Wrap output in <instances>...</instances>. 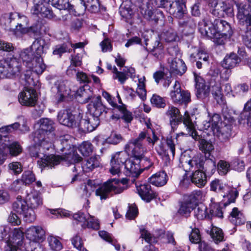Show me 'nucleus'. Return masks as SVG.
<instances>
[{
  "label": "nucleus",
  "mask_w": 251,
  "mask_h": 251,
  "mask_svg": "<svg viewBox=\"0 0 251 251\" xmlns=\"http://www.w3.org/2000/svg\"><path fill=\"white\" fill-rule=\"evenodd\" d=\"M228 218L230 223L236 226L244 225L247 220L244 214L237 207L232 208Z\"/></svg>",
  "instance_id": "nucleus-38"
},
{
  "label": "nucleus",
  "mask_w": 251,
  "mask_h": 251,
  "mask_svg": "<svg viewBox=\"0 0 251 251\" xmlns=\"http://www.w3.org/2000/svg\"><path fill=\"white\" fill-rule=\"evenodd\" d=\"M95 121V118L93 117H91V118L87 119H81L79 121V126H77V127L83 128L84 130H86L88 132H92L99 126L97 125L96 126H93Z\"/></svg>",
  "instance_id": "nucleus-45"
},
{
  "label": "nucleus",
  "mask_w": 251,
  "mask_h": 251,
  "mask_svg": "<svg viewBox=\"0 0 251 251\" xmlns=\"http://www.w3.org/2000/svg\"><path fill=\"white\" fill-rule=\"evenodd\" d=\"M137 162L141 166V173L145 170L149 169L153 165L151 159L144 155H143V157H140Z\"/></svg>",
  "instance_id": "nucleus-59"
},
{
  "label": "nucleus",
  "mask_w": 251,
  "mask_h": 251,
  "mask_svg": "<svg viewBox=\"0 0 251 251\" xmlns=\"http://www.w3.org/2000/svg\"><path fill=\"white\" fill-rule=\"evenodd\" d=\"M125 168L126 170L125 173L128 176L136 177L141 173V166L134 159L133 160H128L125 164Z\"/></svg>",
  "instance_id": "nucleus-36"
},
{
  "label": "nucleus",
  "mask_w": 251,
  "mask_h": 251,
  "mask_svg": "<svg viewBox=\"0 0 251 251\" xmlns=\"http://www.w3.org/2000/svg\"><path fill=\"white\" fill-rule=\"evenodd\" d=\"M152 4L157 7L166 8L169 13L176 18L181 19L186 11L185 0H175L174 2L169 0H151ZM179 25L182 27H189L193 28L196 26L194 20L189 17L186 19H180Z\"/></svg>",
  "instance_id": "nucleus-5"
},
{
  "label": "nucleus",
  "mask_w": 251,
  "mask_h": 251,
  "mask_svg": "<svg viewBox=\"0 0 251 251\" xmlns=\"http://www.w3.org/2000/svg\"><path fill=\"white\" fill-rule=\"evenodd\" d=\"M88 110L91 116L95 118L96 121L93 126L99 125L100 119L105 118L107 113L106 108L102 104L100 96H99L92 99L91 102L88 105Z\"/></svg>",
  "instance_id": "nucleus-19"
},
{
  "label": "nucleus",
  "mask_w": 251,
  "mask_h": 251,
  "mask_svg": "<svg viewBox=\"0 0 251 251\" xmlns=\"http://www.w3.org/2000/svg\"><path fill=\"white\" fill-rule=\"evenodd\" d=\"M169 149L173 157L175 154V144L172 139V137H167L165 143L161 142L155 150L158 155L161 157L164 165L168 166L171 164V159L169 156L168 149Z\"/></svg>",
  "instance_id": "nucleus-21"
},
{
  "label": "nucleus",
  "mask_w": 251,
  "mask_h": 251,
  "mask_svg": "<svg viewBox=\"0 0 251 251\" xmlns=\"http://www.w3.org/2000/svg\"><path fill=\"white\" fill-rule=\"evenodd\" d=\"M194 76L195 82V88L197 90V93L201 94L204 92L206 85L204 80L196 73H194Z\"/></svg>",
  "instance_id": "nucleus-51"
},
{
  "label": "nucleus",
  "mask_w": 251,
  "mask_h": 251,
  "mask_svg": "<svg viewBox=\"0 0 251 251\" xmlns=\"http://www.w3.org/2000/svg\"><path fill=\"white\" fill-rule=\"evenodd\" d=\"M184 125L188 131V134L192 136L195 140L199 141V147L201 151L205 153L210 154L214 150V146L211 142L202 139L196 130V123L193 122L189 117H186L184 120Z\"/></svg>",
  "instance_id": "nucleus-16"
},
{
  "label": "nucleus",
  "mask_w": 251,
  "mask_h": 251,
  "mask_svg": "<svg viewBox=\"0 0 251 251\" xmlns=\"http://www.w3.org/2000/svg\"><path fill=\"white\" fill-rule=\"evenodd\" d=\"M82 64L81 57L78 54L71 55V64L67 69V73H70V71H76L75 67L81 66Z\"/></svg>",
  "instance_id": "nucleus-56"
},
{
  "label": "nucleus",
  "mask_w": 251,
  "mask_h": 251,
  "mask_svg": "<svg viewBox=\"0 0 251 251\" xmlns=\"http://www.w3.org/2000/svg\"><path fill=\"white\" fill-rule=\"evenodd\" d=\"M210 235L214 242L216 244L222 241L224 239V233L222 230L217 227H213L212 228Z\"/></svg>",
  "instance_id": "nucleus-55"
},
{
  "label": "nucleus",
  "mask_w": 251,
  "mask_h": 251,
  "mask_svg": "<svg viewBox=\"0 0 251 251\" xmlns=\"http://www.w3.org/2000/svg\"><path fill=\"white\" fill-rule=\"evenodd\" d=\"M199 31L202 36L213 39L214 44L217 45L225 44L233 34L230 24L220 19H215L213 21L203 19L199 24Z\"/></svg>",
  "instance_id": "nucleus-2"
},
{
  "label": "nucleus",
  "mask_w": 251,
  "mask_h": 251,
  "mask_svg": "<svg viewBox=\"0 0 251 251\" xmlns=\"http://www.w3.org/2000/svg\"><path fill=\"white\" fill-rule=\"evenodd\" d=\"M47 241L50 249L53 251H59L62 248V245L58 237L50 235Z\"/></svg>",
  "instance_id": "nucleus-50"
},
{
  "label": "nucleus",
  "mask_w": 251,
  "mask_h": 251,
  "mask_svg": "<svg viewBox=\"0 0 251 251\" xmlns=\"http://www.w3.org/2000/svg\"><path fill=\"white\" fill-rule=\"evenodd\" d=\"M231 164L225 160H220L217 164L218 173L224 176L226 175L230 170Z\"/></svg>",
  "instance_id": "nucleus-58"
},
{
  "label": "nucleus",
  "mask_w": 251,
  "mask_h": 251,
  "mask_svg": "<svg viewBox=\"0 0 251 251\" xmlns=\"http://www.w3.org/2000/svg\"><path fill=\"white\" fill-rule=\"evenodd\" d=\"M170 97L175 103L187 105L191 101L190 93L187 91L181 90L178 81H176L174 90L170 93Z\"/></svg>",
  "instance_id": "nucleus-27"
},
{
  "label": "nucleus",
  "mask_w": 251,
  "mask_h": 251,
  "mask_svg": "<svg viewBox=\"0 0 251 251\" xmlns=\"http://www.w3.org/2000/svg\"><path fill=\"white\" fill-rule=\"evenodd\" d=\"M197 206L196 210H195V216L198 220L211 219V216L209 213H208L207 207L205 205L201 203Z\"/></svg>",
  "instance_id": "nucleus-49"
},
{
  "label": "nucleus",
  "mask_w": 251,
  "mask_h": 251,
  "mask_svg": "<svg viewBox=\"0 0 251 251\" xmlns=\"http://www.w3.org/2000/svg\"><path fill=\"white\" fill-rule=\"evenodd\" d=\"M231 74V71L230 69L224 68L221 71L218 82H215L214 84H213V82L210 83L212 94L214 99L219 104L225 103L224 98L222 93V83L228 81Z\"/></svg>",
  "instance_id": "nucleus-18"
},
{
  "label": "nucleus",
  "mask_w": 251,
  "mask_h": 251,
  "mask_svg": "<svg viewBox=\"0 0 251 251\" xmlns=\"http://www.w3.org/2000/svg\"><path fill=\"white\" fill-rule=\"evenodd\" d=\"M49 46L45 39H36L31 46V50H24L20 54L23 64L27 69L24 71L25 81L30 84L35 85L38 82L39 75L46 69V65L41 57L46 53Z\"/></svg>",
  "instance_id": "nucleus-1"
},
{
  "label": "nucleus",
  "mask_w": 251,
  "mask_h": 251,
  "mask_svg": "<svg viewBox=\"0 0 251 251\" xmlns=\"http://www.w3.org/2000/svg\"><path fill=\"white\" fill-rule=\"evenodd\" d=\"M33 144L29 148V152L32 157L39 158L38 164L41 168H52L58 165L63 157L54 155L56 151L54 146L50 141L41 140L36 143L32 139Z\"/></svg>",
  "instance_id": "nucleus-4"
},
{
  "label": "nucleus",
  "mask_w": 251,
  "mask_h": 251,
  "mask_svg": "<svg viewBox=\"0 0 251 251\" xmlns=\"http://www.w3.org/2000/svg\"><path fill=\"white\" fill-rule=\"evenodd\" d=\"M195 208L186 199H184L180 205L178 213L181 215L187 217Z\"/></svg>",
  "instance_id": "nucleus-48"
},
{
  "label": "nucleus",
  "mask_w": 251,
  "mask_h": 251,
  "mask_svg": "<svg viewBox=\"0 0 251 251\" xmlns=\"http://www.w3.org/2000/svg\"><path fill=\"white\" fill-rule=\"evenodd\" d=\"M80 1L85 10L94 13L99 11L100 4L99 0H80Z\"/></svg>",
  "instance_id": "nucleus-44"
},
{
  "label": "nucleus",
  "mask_w": 251,
  "mask_h": 251,
  "mask_svg": "<svg viewBox=\"0 0 251 251\" xmlns=\"http://www.w3.org/2000/svg\"><path fill=\"white\" fill-rule=\"evenodd\" d=\"M49 1L53 7L59 10H66L70 6L69 0H49Z\"/></svg>",
  "instance_id": "nucleus-57"
},
{
  "label": "nucleus",
  "mask_w": 251,
  "mask_h": 251,
  "mask_svg": "<svg viewBox=\"0 0 251 251\" xmlns=\"http://www.w3.org/2000/svg\"><path fill=\"white\" fill-rule=\"evenodd\" d=\"M140 232L141 234L140 238H142V240H144L147 243L150 244L144 248L143 251H158L157 248L151 244L156 242L152 234L143 226L140 228Z\"/></svg>",
  "instance_id": "nucleus-37"
},
{
  "label": "nucleus",
  "mask_w": 251,
  "mask_h": 251,
  "mask_svg": "<svg viewBox=\"0 0 251 251\" xmlns=\"http://www.w3.org/2000/svg\"><path fill=\"white\" fill-rule=\"evenodd\" d=\"M166 115L169 119L170 124L171 126V132H175L178 126L182 121L184 123V120L186 117H189V119L192 121L187 111L185 112L184 117L183 118L180 114L179 110L173 105L169 106L166 112Z\"/></svg>",
  "instance_id": "nucleus-26"
},
{
  "label": "nucleus",
  "mask_w": 251,
  "mask_h": 251,
  "mask_svg": "<svg viewBox=\"0 0 251 251\" xmlns=\"http://www.w3.org/2000/svg\"><path fill=\"white\" fill-rule=\"evenodd\" d=\"M74 220L82 223L81 226L83 228H90L98 230L100 228V222L94 216H91L87 212L78 211L73 215Z\"/></svg>",
  "instance_id": "nucleus-23"
},
{
  "label": "nucleus",
  "mask_w": 251,
  "mask_h": 251,
  "mask_svg": "<svg viewBox=\"0 0 251 251\" xmlns=\"http://www.w3.org/2000/svg\"><path fill=\"white\" fill-rule=\"evenodd\" d=\"M70 138V136L69 135H66L61 137L60 141L62 147L60 150L63 152V154L64 156L63 159L68 162V166L74 165L72 168L73 172L79 171V172L88 173L99 166L100 159L99 155H95L92 156L80 164V162L82 161V157L77 154L75 151L73 150L70 152L65 151L66 148L68 147L71 148L69 141Z\"/></svg>",
  "instance_id": "nucleus-3"
},
{
  "label": "nucleus",
  "mask_w": 251,
  "mask_h": 251,
  "mask_svg": "<svg viewBox=\"0 0 251 251\" xmlns=\"http://www.w3.org/2000/svg\"><path fill=\"white\" fill-rule=\"evenodd\" d=\"M205 197L204 193L200 190L193 191L185 198L195 208L204 201Z\"/></svg>",
  "instance_id": "nucleus-43"
},
{
  "label": "nucleus",
  "mask_w": 251,
  "mask_h": 251,
  "mask_svg": "<svg viewBox=\"0 0 251 251\" xmlns=\"http://www.w3.org/2000/svg\"><path fill=\"white\" fill-rule=\"evenodd\" d=\"M156 46L153 47L151 50L152 55L158 59H161L164 55V49L162 45L158 41H156L155 43Z\"/></svg>",
  "instance_id": "nucleus-60"
},
{
  "label": "nucleus",
  "mask_w": 251,
  "mask_h": 251,
  "mask_svg": "<svg viewBox=\"0 0 251 251\" xmlns=\"http://www.w3.org/2000/svg\"><path fill=\"white\" fill-rule=\"evenodd\" d=\"M226 200L227 201L225 202H223L222 203H216L210 206L209 209V215L211 216V219L213 217H217L221 218L223 217V212L221 205L225 207L228 205V200Z\"/></svg>",
  "instance_id": "nucleus-46"
},
{
  "label": "nucleus",
  "mask_w": 251,
  "mask_h": 251,
  "mask_svg": "<svg viewBox=\"0 0 251 251\" xmlns=\"http://www.w3.org/2000/svg\"><path fill=\"white\" fill-rule=\"evenodd\" d=\"M187 70L185 62L181 59L175 58L169 62V70L163 69V71L155 72L153 77L158 84L162 83L164 87H168L172 82V75H182Z\"/></svg>",
  "instance_id": "nucleus-9"
},
{
  "label": "nucleus",
  "mask_w": 251,
  "mask_h": 251,
  "mask_svg": "<svg viewBox=\"0 0 251 251\" xmlns=\"http://www.w3.org/2000/svg\"><path fill=\"white\" fill-rule=\"evenodd\" d=\"M10 234L9 242L18 246L19 248V251H22L21 248L22 247H25V244H23V242L24 232L19 228H15L12 230L11 229Z\"/></svg>",
  "instance_id": "nucleus-39"
},
{
  "label": "nucleus",
  "mask_w": 251,
  "mask_h": 251,
  "mask_svg": "<svg viewBox=\"0 0 251 251\" xmlns=\"http://www.w3.org/2000/svg\"><path fill=\"white\" fill-rule=\"evenodd\" d=\"M135 185L139 195L146 202H149L157 197V194L151 189L150 184L137 182Z\"/></svg>",
  "instance_id": "nucleus-30"
},
{
  "label": "nucleus",
  "mask_w": 251,
  "mask_h": 251,
  "mask_svg": "<svg viewBox=\"0 0 251 251\" xmlns=\"http://www.w3.org/2000/svg\"><path fill=\"white\" fill-rule=\"evenodd\" d=\"M162 38L166 42H174L178 38L176 33L172 29H170L164 32Z\"/></svg>",
  "instance_id": "nucleus-64"
},
{
  "label": "nucleus",
  "mask_w": 251,
  "mask_h": 251,
  "mask_svg": "<svg viewBox=\"0 0 251 251\" xmlns=\"http://www.w3.org/2000/svg\"><path fill=\"white\" fill-rule=\"evenodd\" d=\"M132 3L137 5L139 3V0H129L122 3L119 7V13L122 18L126 22L132 18L135 10Z\"/></svg>",
  "instance_id": "nucleus-32"
},
{
  "label": "nucleus",
  "mask_w": 251,
  "mask_h": 251,
  "mask_svg": "<svg viewBox=\"0 0 251 251\" xmlns=\"http://www.w3.org/2000/svg\"><path fill=\"white\" fill-rule=\"evenodd\" d=\"M99 234L102 239L113 245L117 251L120 250V244L117 243L116 240L112 238V236L108 232L101 230L99 232Z\"/></svg>",
  "instance_id": "nucleus-52"
},
{
  "label": "nucleus",
  "mask_w": 251,
  "mask_h": 251,
  "mask_svg": "<svg viewBox=\"0 0 251 251\" xmlns=\"http://www.w3.org/2000/svg\"><path fill=\"white\" fill-rule=\"evenodd\" d=\"M212 13L217 16H226L233 18L234 16L233 5L228 2H222L217 3Z\"/></svg>",
  "instance_id": "nucleus-31"
},
{
  "label": "nucleus",
  "mask_w": 251,
  "mask_h": 251,
  "mask_svg": "<svg viewBox=\"0 0 251 251\" xmlns=\"http://www.w3.org/2000/svg\"><path fill=\"white\" fill-rule=\"evenodd\" d=\"M210 190L217 193H223L222 195L224 201L228 200V204L234 202L238 195V193L234 190H231L227 185L221 180L215 179L210 182Z\"/></svg>",
  "instance_id": "nucleus-20"
},
{
  "label": "nucleus",
  "mask_w": 251,
  "mask_h": 251,
  "mask_svg": "<svg viewBox=\"0 0 251 251\" xmlns=\"http://www.w3.org/2000/svg\"><path fill=\"white\" fill-rule=\"evenodd\" d=\"M126 183L127 180L125 179L121 181L117 178L109 179L97 187L94 186L96 188L95 194L100 197L101 200H106L111 196L112 192L115 194L122 193L124 189V185Z\"/></svg>",
  "instance_id": "nucleus-13"
},
{
  "label": "nucleus",
  "mask_w": 251,
  "mask_h": 251,
  "mask_svg": "<svg viewBox=\"0 0 251 251\" xmlns=\"http://www.w3.org/2000/svg\"><path fill=\"white\" fill-rule=\"evenodd\" d=\"M180 162L184 167L185 172H192L190 176L192 183L197 187H204L207 183V178L204 169V162L199 157H194L188 160H185L182 157L180 158Z\"/></svg>",
  "instance_id": "nucleus-8"
},
{
  "label": "nucleus",
  "mask_w": 251,
  "mask_h": 251,
  "mask_svg": "<svg viewBox=\"0 0 251 251\" xmlns=\"http://www.w3.org/2000/svg\"><path fill=\"white\" fill-rule=\"evenodd\" d=\"M19 102L26 106H34L38 100V96L36 90L32 88L25 87L18 95Z\"/></svg>",
  "instance_id": "nucleus-29"
},
{
  "label": "nucleus",
  "mask_w": 251,
  "mask_h": 251,
  "mask_svg": "<svg viewBox=\"0 0 251 251\" xmlns=\"http://www.w3.org/2000/svg\"><path fill=\"white\" fill-rule=\"evenodd\" d=\"M17 12H10L5 13L1 16L0 18V23L1 25L5 26V28H9L10 29V25L12 21L16 19V16H18Z\"/></svg>",
  "instance_id": "nucleus-47"
},
{
  "label": "nucleus",
  "mask_w": 251,
  "mask_h": 251,
  "mask_svg": "<svg viewBox=\"0 0 251 251\" xmlns=\"http://www.w3.org/2000/svg\"><path fill=\"white\" fill-rule=\"evenodd\" d=\"M21 71V63L15 57L6 58L0 60V78H11L18 76Z\"/></svg>",
  "instance_id": "nucleus-15"
},
{
  "label": "nucleus",
  "mask_w": 251,
  "mask_h": 251,
  "mask_svg": "<svg viewBox=\"0 0 251 251\" xmlns=\"http://www.w3.org/2000/svg\"><path fill=\"white\" fill-rule=\"evenodd\" d=\"M152 105L157 108H164L166 106L164 99L157 94H153L151 99Z\"/></svg>",
  "instance_id": "nucleus-63"
},
{
  "label": "nucleus",
  "mask_w": 251,
  "mask_h": 251,
  "mask_svg": "<svg viewBox=\"0 0 251 251\" xmlns=\"http://www.w3.org/2000/svg\"><path fill=\"white\" fill-rule=\"evenodd\" d=\"M39 128L31 135V138L36 143H39L41 140L50 141L53 143L55 139L54 122L50 119L43 118L37 123Z\"/></svg>",
  "instance_id": "nucleus-12"
},
{
  "label": "nucleus",
  "mask_w": 251,
  "mask_h": 251,
  "mask_svg": "<svg viewBox=\"0 0 251 251\" xmlns=\"http://www.w3.org/2000/svg\"><path fill=\"white\" fill-rule=\"evenodd\" d=\"M26 193L25 200H23L25 202L26 205L34 209L42 205V198L39 192L33 189L29 193L26 191Z\"/></svg>",
  "instance_id": "nucleus-33"
},
{
  "label": "nucleus",
  "mask_w": 251,
  "mask_h": 251,
  "mask_svg": "<svg viewBox=\"0 0 251 251\" xmlns=\"http://www.w3.org/2000/svg\"><path fill=\"white\" fill-rule=\"evenodd\" d=\"M18 124V126L13 127V130L19 129L22 133H25L29 130V127L27 124V119L24 116H21L19 118V122H16Z\"/></svg>",
  "instance_id": "nucleus-54"
},
{
  "label": "nucleus",
  "mask_w": 251,
  "mask_h": 251,
  "mask_svg": "<svg viewBox=\"0 0 251 251\" xmlns=\"http://www.w3.org/2000/svg\"><path fill=\"white\" fill-rule=\"evenodd\" d=\"M113 78L114 79H118L121 84H124L128 78L127 75L123 70V72L119 71L117 68L114 66L113 69Z\"/></svg>",
  "instance_id": "nucleus-62"
},
{
  "label": "nucleus",
  "mask_w": 251,
  "mask_h": 251,
  "mask_svg": "<svg viewBox=\"0 0 251 251\" xmlns=\"http://www.w3.org/2000/svg\"><path fill=\"white\" fill-rule=\"evenodd\" d=\"M35 180L36 177L33 173L29 170L26 171L23 173L20 179H17L13 182L12 187H15L14 189L15 191H19L21 184L28 185L34 182Z\"/></svg>",
  "instance_id": "nucleus-35"
},
{
  "label": "nucleus",
  "mask_w": 251,
  "mask_h": 251,
  "mask_svg": "<svg viewBox=\"0 0 251 251\" xmlns=\"http://www.w3.org/2000/svg\"><path fill=\"white\" fill-rule=\"evenodd\" d=\"M129 156L125 150L124 151L118 152L112 156L110 162V173L113 175L118 174L120 172L121 168L125 166V164L128 161Z\"/></svg>",
  "instance_id": "nucleus-28"
},
{
  "label": "nucleus",
  "mask_w": 251,
  "mask_h": 251,
  "mask_svg": "<svg viewBox=\"0 0 251 251\" xmlns=\"http://www.w3.org/2000/svg\"><path fill=\"white\" fill-rule=\"evenodd\" d=\"M236 18L239 25V34L245 45L251 50V6L249 4L235 2Z\"/></svg>",
  "instance_id": "nucleus-6"
},
{
  "label": "nucleus",
  "mask_w": 251,
  "mask_h": 251,
  "mask_svg": "<svg viewBox=\"0 0 251 251\" xmlns=\"http://www.w3.org/2000/svg\"><path fill=\"white\" fill-rule=\"evenodd\" d=\"M93 94L90 90L89 86L85 84L83 86L80 87L75 93L76 98H80L79 101L82 103H87L90 100H92L94 98L92 97Z\"/></svg>",
  "instance_id": "nucleus-41"
},
{
  "label": "nucleus",
  "mask_w": 251,
  "mask_h": 251,
  "mask_svg": "<svg viewBox=\"0 0 251 251\" xmlns=\"http://www.w3.org/2000/svg\"><path fill=\"white\" fill-rule=\"evenodd\" d=\"M167 177V174L164 171H159L152 175L149 178V181L155 186L161 187L166 184Z\"/></svg>",
  "instance_id": "nucleus-42"
},
{
  "label": "nucleus",
  "mask_w": 251,
  "mask_h": 251,
  "mask_svg": "<svg viewBox=\"0 0 251 251\" xmlns=\"http://www.w3.org/2000/svg\"><path fill=\"white\" fill-rule=\"evenodd\" d=\"M16 126L18 124L14 123L0 128V165L4 162L8 154L17 156L22 151L19 143L8 136L9 132L13 130V127Z\"/></svg>",
  "instance_id": "nucleus-7"
},
{
  "label": "nucleus",
  "mask_w": 251,
  "mask_h": 251,
  "mask_svg": "<svg viewBox=\"0 0 251 251\" xmlns=\"http://www.w3.org/2000/svg\"><path fill=\"white\" fill-rule=\"evenodd\" d=\"M46 2V0H33L34 6L31 10V12L33 14L40 16L43 10V7L45 5L44 3Z\"/></svg>",
  "instance_id": "nucleus-61"
},
{
  "label": "nucleus",
  "mask_w": 251,
  "mask_h": 251,
  "mask_svg": "<svg viewBox=\"0 0 251 251\" xmlns=\"http://www.w3.org/2000/svg\"><path fill=\"white\" fill-rule=\"evenodd\" d=\"M26 238L28 243L21 248L22 251H42L41 243L46 238L45 231L39 226H31L25 230Z\"/></svg>",
  "instance_id": "nucleus-11"
},
{
  "label": "nucleus",
  "mask_w": 251,
  "mask_h": 251,
  "mask_svg": "<svg viewBox=\"0 0 251 251\" xmlns=\"http://www.w3.org/2000/svg\"><path fill=\"white\" fill-rule=\"evenodd\" d=\"M138 8L137 11L143 17L147 20L157 23L161 18H164L163 13L160 10L156 9L153 11V7L148 3H137Z\"/></svg>",
  "instance_id": "nucleus-25"
},
{
  "label": "nucleus",
  "mask_w": 251,
  "mask_h": 251,
  "mask_svg": "<svg viewBox=\"0 0 251 251\" xmlns=\"http://www.w3.org/2000/svg\"><path fill=\"white\" fill-rule=\"evenodd\" d=\"M54 88L57 90L56 99L58 102L64 101L70 94L71 90L66 86L65 81H56L54 83Z\"/></svg>",
  "instance_id": "nucleus-34"
},
{
  "label": "nucleus",
  "mask_w": 251,
  "mask_h": 251,
  "mask_svg": "<svg viewBox=\"0 0 251 251\" xmlns=\"http://www.w3.org/2000/svg\"><path fill=\"white\" fill-rule=\"evenodd\" d=\"M152 139L150 137L147 136L146 131L141 132L138 138L134 139H131L125 145V151L130 155L134 160L138 161L139 159L143 157L144 155L146 148L144 145V141L147 138V141L149 143H154L158 140V138L155 134L154 131L152 130Z\"/></svg>",
  "instance_id": "nucleus-10"
},
{
  "label": "nucleus",
  "mask_w": 251,
  "mask_h": 251,
  "mask_svg": "<svg viewBox=\"0 0 251 251\" xmlns=\"http://www.w3.org/2000/svg\"><path fill=\"white\" fill-rule=\"evenodd\" d=\"M221 116L219 114L214 113L208 121L204 122L203 132L209 136L213 135L217 136L222 141H226L230 137V133L227 132L225 134L223 132L221 128Z\"/></svg>",
  "instance_id": "nucleus-14"
},
{
  "label": "nucleus",
  "mask_w": 251,
  "mask_h": 251,
  "mask_svg": "<svg viewBox=\"0 0 251 251\" xmlns=\"http://www.w3.org/2000/svg\"><path fill=\"white\" fill-rule=\"evenodd\" d=\"M13 208L16 212L23 215L24 221L26 223H32L36 219L34 209L26 205L25 202L21 196L17 198L16 201L13 204Z\"/></svg>",
  "instance_id": "nucleus-22"
},
{
  "label": "nucleus",
  "mask_w": 251,
  "mask_h": 251,
  "mask_svg": "<svg viewBox=\"0 0 251 251\" xmlns=\"http://www.w3.org/2000/svg\"><path fill=\"white\" fill-rule=\"evenodd\" d=\"M241 62V59L234 52L226 54L225 57L222 65L225 69H232L238 66Z\"/></svg>",
  "instance_id": "nucleus-40"
},
{
  "label": "nucleus",
  "mask_w": 251,
  "mask_h": 251,
  "mask_svg": "<svg viewBox=\"0 0 251 251\" xmlns=\"http://www.w3.org/2000/svg\"><path fill=\"white\" fill-rule=\"evenodd\" d=\"M93 146L88 141H84L78 147V151L83 156H89L93 151Z\"/></svg>",
  "instance_id": "nucleus-53"
},
{
  "label": "nucleus",
  "mask_w": 251,
  "mask_h": 251,
  "mask_svg": "<svg viewBox=\"0 0 251 251\" xmlns=\"http://www.w3.org/2000/svg\"><path fill=\"white\" fill-rule=\"evenodd\" d=\"M102 97L112 107L115 108L114 113L110 116L113 120L122 119L126 123H130L133 119L132 113L128 111L124 105H118L114 101L115 98L112 97L108 92L103 91Z\"/></svg>",
  "instance_id": "nucleus-17"
},
{
  "label": "nucleus",
  "mask_w": 251,
  "mask_h": 251,
  "mask_svg": "<svg viewBox=\"0 0 251 251\" xmlns=\"http://www.w3.org/2000/svg\"><path fill=\"white\" fill-rule=\"evenodd\" d=\"M57 119L60 124L68 127H76L79 126V120L75 118L74 111L70 108L59 111Z\"/></svg>",
  "instance_id": "nucleus-24"
}]
</instances>
